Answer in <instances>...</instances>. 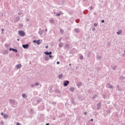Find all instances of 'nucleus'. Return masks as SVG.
<instances>
[{
  "label": "nucleus",
  "mask_w": 125,
  "mask_h": 125,
  "mask_svg": "<svg viewBox=\"0 0 125 125\" xmlns=\"http://www.w3.org/2000/svg\"><path fill=\"white\" fill-rule=\"evenodd\" d=\"M19 35L20 36V37H24L25 32L23 31H19Z\"/></svg>",
  "instance_id": "f257e3e1"
},
{
  "label": "nucleus",
  "mask_w": 125,
  "mask_h": 125,
  "mask_svg": "<svg viewBox=\"0 0 125 125\" xmlns=\"http://www.w3.org/2000/svg\"><path fill=\"white\" fill-rule=\"evenodd\" d=\"M23 48L24 49H27L29 48V44H23L22 45Z\"/></svg>",
  "instance_id": "f03ea898"
},
{
  "label": "nucleus",
  "mask_w": 125,
  "mask_h": 125,
  "mask_svg": "<svg viewBox=\"0 0 125 125\" xmlns=\"http://www.w3.org/2000/svg\"><path fill=\"white\" fill-rule=\"evenodd\" d=\"M10 104H11L12 107H14V104H15V101L14 100H10Z\"/></svg>",
  "instance_id": "7ed1b4c3"
},
{
  "label": "nucleus",
  "mask_w": 125,
  "mask_h": 125,
  "mask_svg": "<svg viewBox=\"0 0 125 125\" xmlns=\"http://www.w3.org/2000/svg\"><path fill=\"white\" fill-rule=\"evenodd\" d=\"M12 50L13 51H14V52H16V53L18 52V51L17 50V49H14V48H9V51H11Z\"/></svg>",
  "instance_id": "20e7f679"
},
{
  "label": "nucleus",
  "mask_w": 125,
  "mask_h": 125,
  "mask_svg": "<svg viewBox=\"0 0 125 125\" xmlns=\"http://www.w3.org/2000/svg\"><path fill=\"white\" fill-rule=\"evenodd\" d=\"M38 33L39 34L41 35V36H42V35L43 34V33H44V30H42L41 29H40Z\"/></svg>",
  "instance_id": "39448f33"
},
{
  "label": "nucleus",
  "mask_w": 125,
  "mask_h": 125,
  "mask_svg": "<svg viewBox=\"0 0 125 125\" xmlns=\"http://www.w3.org/2000/svg\"><path fill=\"white\" fill-rule=\"evenodd\" d=\"M98 110H100L101 109V102H99L97 104Z\"/></svg>",
  "instance_id": "423d86ee"
},
{
  "label": "nucleus",
  "mask_w": 125,
  "mask_h": 125,
  "mask_svg": "<svg viewBox=\"0 0 125 125\" xmlns=\"http://www.w3.org/2000/svg\"><path fill=\"white\" fill-rule=\"evenodd\" d=\"M70 82H69V81L67 80L65 81L64 83L63 84L64 85V86H67L68 85V84Z\"/></svg>",
  "instance_id": "0eeeda50"
},
{
  "label": "nucleus",
  "mask_w": 125,
  "mask_h": 125,
  "mask_svg": "<svg viewBox=\"0 0 125 125\" xmlns=\"http://www.w3.org/2000/svg\"><path fill=\"white\" fill-rule=\"evenodd\" d=\"M20 20V17H17L15 19V23H17V22H18Z\"/></svg>",
  "instance_id": "6e6552de"
},
{
  "label": "nucleus",
  "mask_w": 125,
  "mask_h": 125,
  "mask_svg": "<svg viewBox=\"0 0 125 125\" xmlns=\"http://www.w3.org/2000/svg\"><path fill=\"white\" fill-rule=\"evenodd\" d=\"M74 31L76 32V33H80V28H74Z\"/></svg>",
  "instance_id": "1a4fd4ad"
},
{
  "label": "nucleus",
  "mask_w": 125,
  "mask_h": 125,
  "mask_svg": "<svg viewBox=\"0 0 125 125\" xmlns=\"http://www.w3.org/2000/svg\"><path fill=\"white\" fill-rule=\"evenodd\" d=\"M44 60H45V61H49V57L48 56H45Z\"/></svg>",
  "instance_id": "9d476101"
},
{
  "label": "nucleus",
  "mask_w": 125,
  "mask_h": 125,
  "mask_svg": "<svg viewBox=\"0 0 125 125\" xmlns=\"http://www.w3.org/2000/svg\"><path fill=\"white\" fill-rule=\"evenodd\" d=\"M70 48V45L69 44H65L64 48V49H66V48Z\"/></svg>",
  "instance_id": "9b49d317"
},
{
  "label": "nucleus",
  "mask_w": 125,
  "mask_h": 125,
  "mask_svg": "<svg viewBox=\"0 0 125 125\" xmlns=\"http://www.w3.org/2000/svg\"><path fill=\"white\" fill-rule=\"evenodd\" d=\"M4 55H6V54H8V50H5L4 52L3 53Z\"/></svg>",
  "instance_id": "f8f14e48"
},
{
  "label": "nucleus",
  "mask_w": 125,
  "mask_h": 125,
  "mask_svg": "<svg viewBox=\"0 0 125 125\" xmlns=\"http://www.w3.org/2000/svg\"><path fill=\"white\" fill-rule=\"evenodd\" d=\"M39 85L40 86V87H42V85L40 83H39V82H36V83H35V86H39Z\"/></svg>",
  "instance_id": "ddd939ff"
},
{
  "label": "nucleus",
  "mask_w": 125,
  "mask_h": 125,
  "mask_svg": "<svg viewBox=\"0 0 125 125\" xmlns=\"http://www.w3.org/2000/svg\"><path fill=\"white\" fill-rule=\"evenodd\" d=\"M64 45V43H63V42H60V43H59V46L60 47H63V46Z\"/></svg>",
  "instance_id": "4468645a"
},
{
  "label": "nucleus",
  "mask_w": 125,
  "mask_h": 125,
  "mask_svg": "<svg viewBox=\"0 0 125 125\" xmlns=\"http://www.w3.org/2000/svg\"><path fill=\"white\" fill-rule=\"evenodd\" d=\"M16 67L17 68V69H20V68L22 67V65H21V64H19L17 65Z\"/></svg>",
  "instance_id": "2eb2a0df"
},
{
  "label": "nucleus",
  "mask_w": 125,
  "mask_h": 125,
  "mask_svg": "<svg viewBox=\"0 0 125 125\" xmlns=\"http://www.w3.org/2000/svg\"><path fill=\"white\" fill-rule=\"evenodd\" d=\"M37 103H41L42 102V99L41 98H39L37 100Z\"/></svg>",
  "instance_id": "dca6fc26"
},
{
  "label": "nucleus",
  "mask_w": 125,
  "mask_h": 125,
  "mask_svg": "<svg viewBox=\"0 0 125 125\" xmlns=\"http://www.w3.org/2000/svg\"><path fill=\"white\" fill-rule=\"evenodd\" d=\"M82 85H83V83H82V82H79L77 84V86H78V87H80V86H82Z\"/></svg>",
  "instance_id": "f3484780"
},
{
  "label": "nucleus",
  "mask_w": 125,
  "mask_h": 125,
  "mask_svg": "<svg viewBox=\"0 0 125 125\" xmlns=\"http://www.w3.org/2000/svg\"><path fill=\"white\" fill-rule=\"evenodd\" d=\"M18 14L19 15H20L21 17H23V16H24V14H23V13L22 12H19L18 13Z\"/></svg>",
  "instance_id": "a211bd4d"
},
{
  "label": "nucleus",
  "mask_w": 125,
  "mask_h": 125,
  "mask_svg": "<svg viewBox=\"0 0 125 125\" xmlns=\"http://www.w3.org/2000/svg\"><path fill=\"white\" fill-rule=\"evenodd\" d=\"M70 91H71L72 92H74L75 91V88L71 87L70 88Z\"/></svg>",
  "instance_id": "6ab92c4d"
},
{
  "label": "nucleus",
  "mask_w": 125,
  "mask_h": 125,
  "mask_svg": "<svg viewBox=\"0 0 125 125\" xmlns=\"http://www.w3.org/2000/svg\"><path fill=\"white\" fill-rule=\"evenodd\" d=\"M122 33H123V31H122V30H120L117 32V35H121Z\"/></svg>",
  "instance_id": "aec40b11"
},
{
  "label": "nucleus",
  "mask_w": 125,
  "mask_h": 125,
  "mask_svg": "<svg viewBox=\"0 0 125 125\" xmlns=\"http://www.w3.org/2000/svg\"><path fill=\"white\" fill-rule=\"evenodd\" d=\"M3 117L4 119H7V118L8 117V115L7 114H4Z\"/></svg>",
  "instance_id": "412c9836"
},
{
  "label": "nucleus",
  "mask_w": 125,
  "mask_h": 125,
  "mask_svg": "<svg viewBox=\"0 0 125 125\" xmlns=\"http://www.w3.org/2000/svg\"><path fill=\"white\" fill-rule=\"evenodd\" d=\"M22 97H23V98H27V96L25 93L22 94Z\"/></svg>",
  "instance_id": "4be33fe9"
},
{
  "label": "nucleus",
  "mask_w": 125,
  "mask_h": 125,
  "mask_svg": "<svg viewBox=\"0 0 125 125\" xmlns=\"http://www.w3.org/2000/svg\"><path fill=\"white\" fill-rule=\"evenodd\" d=\"M59 79H62V78H63V74H59Z\"/></svg>",
  "instance_id": "5701e85b"
},
{
  "label": "nucleus",
  "mask_w": 125,
  "mask_h": 125,
  "mask_svg": "<svg viewBox=\"0 0 125 125\" xmlns=\"http://www.w3.org/2000/svg\"><path fill=\"white\" fill-rule=\"evenodd\" d=\"M111 45H112V43H111V42H108L107 43V46H111Z\"/></svg>",
  "instance_id": "b1692460"
},
{
  "label": "nucleus",
  "mask_w": 125,
  "mask_h": 125,
  "mask_svg": "<svg viewBox=\"0 0 125 125\" xmlns=\"http://www.w3.org/2000/svg\"><path fill=\"white\" fill-rule=\"evenodd\" d=\"M44 54H45V55H49V52L46 51L44 52Z\"/></svg>",
  "instance_id": "393cba45"
},
{
  "label": "nucleus",
  "mask_w": 125,
  "mask_h": 125,
  "mask_svg": "<svg viewBox=\"0 0 125 125\" xmlns=\"http://www.w3.org/2000/svg\"><path fill=\"white\" fill-rule=\"evenodd\" d=\"M60 32L61 33V34H62V35H63V34L64 33V30H63V29H61Z\"/></svg>",
  "instance_id": "a878e982"
},
{
  "label": "nucleus",
  "mask_w": 125,
  "mask_h": 125,
  "mask_svg": "<svg viewBox=\"0 0 125 125\" xmlns=\"http://www.w3.org/2000/svg\"><path fill=\"white\" fill-rule=\"evenodd\" d=\"M97 59H101V56L99 55H97Z\"/></svg>",
  "instance_id": "bb28decb"
},
{
  "label": "nucleus",
  "mask_w": 125,
  "mask_h": 125,
  "mask_svg": "<svg viewBox=\"0 0 125 125\" xmlns=\"http://www.w3.org/2000/svg\"><path fill=\"white\" fill-rule=\"evenodd\" d=\"M110 84L109 83H107L106 85V87L109 88V87H110Z\"/></svg>",
  "instance_id": "cd10ccee"
},
{
  "label": "nucleus",
  "mask_w": 125,
  "mask_h": 125,
  "mask_svg": "<svg viewBox=\"0 0 125 125\" xmlns=\"http://www.w3.org/2000/svg\"><path fill=\"white\" fill-rule=\"evenodd\" d=\"M36 43H37V44H41V42H40V40H38L37 41Z\"/></svg>",
  "instance_id": "c85d7f7f"
},
{
  "label": "nucleus",
  "mask_w": 125,
  "mask_h": 125,
  "mask_svg": "<svg viewBox=\"0 0 125 125\" xmlns=\"http://www.w3.org/2000/svg\"><path fill=\"white\" fill-rule=\"evenodd\" d=\"M116 68H117V66L114 65L112 67V70H116Z\"/></svg>",
  "instance_id": "c756f323"
},
{
  "label": "nucleus",
  "mask_w": 125,
  "mask_h": 125,
  "mask_svg": "<svg viewBox=\"0 0 125 125\" xmlns=\"http://www.w3.org/2000/svg\"><path fill=\"white\" fill-rule=\"evenodd\" d=\"M61 12L59 13H57L56 14V16H60V15H61Z\"/></svg>",
  "instance_id": "7c9ffc66"
},
{
  "label": "nucleus",
  "mask_w": 125,
  "mask_h": 125,
  "mask_svg": "<svg viewBox=\"0 0 125 125\" xmlns=\"http://www.w3.org/2000/svg\"><path fill=\"white\" fill-rule=\"evenodd\" d=\"M53 22H54V20H50V23H52Z\"/></svg>",
  "instance_id": "2f4dec72"
},
{
  "label": "nucleus",
  "mask_w": 125,
  "mask_h": 125,
  "mask_svg": "<svg viewBox=\"0 0 125 125\" xmlns=\"http://www.w3.org/2000/svg\"><path fill=\"white\" fill-rule=\"evenodd\" d=\"M31 87L34 88V87H35V86H36V85L34 84H32L31 85Z\"/></svg>",
  "instance_id": "473e14b6"
},
{
  "label": "nucleus",
  "mask_w": 125,
  "mask_h": 125,
  "mask_svg": "<svg viewBox=\"0 0 125 125\" xmlns=\"http://www.w3.org/2000/svg\"><path fill=\"white\" fill-rule=\"evenodd\" d=\"M49 58H51V59H53V56L51 55H49L48 56Z\"/></svg>",
  "instance_id": "72a5a7b5"
},
{
  "label": "nucleus",
  "mask_w": 125,
  "mask_h": 125,
  "mask_svg": "<svg viewBox=\"0 0 125 125\" xmlns=\"http://www.w3.org/2000/svg\"><path fill=\"white\" fill-rule=\"evenodd\" d=\"M98 23H94V27H97Z\"/></svg>",
  "instance_id": "f704fd0d"
},
{
  "label": "nucleus",
  "mask_w": 125,
  "mask_h": 125,
  "mask_svg": "<svg viewBox=\"0 0 125 125\" xmlns=\"http://www.w3.org/2000/svg\"><path fill=\"white\" fill-rule=\"evenodd\" d=\"M80 59H81V60H83V56H81L80 57Z\"/></svg>",
  "instance_id": "c9c22d12"
},
{
  "label": "nucleus",
  "mask_w": 125,
  "mask_h": 125,
  "mask_svg": "<svg viewBox=\"0 0 125 125\" xmlns=\"http://www.w3.org/2000/svg\"><path fill=\"white\" fill-rule=\"evenodd\" d=\"M103 97L104 99H106V95H103Z\"/></svg>",
  "instance_id": "e433bc0d"
},
{
  "label": "nucleus",
  "mask_w": 125,
  "mask_h": 125,
  "mask_svg": "<svg viewBox=\"0 0 125 125\" xmlns=\"http://www.w3.org/2000/svg\"><path fill=\"white\" fill-rule=\"evenodd\" d=\"M76 23H79L80 22V20H77L75 21Z\"/></svg>",
  "instance_id": "4c0bfd02"
},
{
  "label": "nucleus",
  "mask_w": 125,
  "mask_h": 125,
  "mask_svg": "<svg viewBox=\"0 0 125 125\" xmlns=\"http://www.w3.org/2000/svg\"><path fill=\"white\" fill-rule=\"evenodd\" d=\"M109 88H113V85H112L110 84V85H109Z\"/></svg>",
  "instance_id": "58836bf2"
},
{
  "label": "nucleus",
  "mask_w": 125,
  "mask_h": 125,
  "mask_svg": "<svg viewBox=\"0 0 125 125\" xmlns=\"http://www.w3.org/2000/svg\"><path fill=\"white\" fill-rule=\"evenodd\" d=\"M52 54V52H49V55H51Z\"/></svg>",
  "instance_id": "ea45409f"
},
{
  "label": "nucleus",
  "mask_w": 125,
  "mask_h": 125,
  "mask_svg": "<svg viewBox=\"0 0 125 125\" xmlns=\"http://www.w3.org/2000/svg\"><path fill=\"white\" fill-rule=\"evenodd\" d=\"M117 89H118V90H121V89H120V87H119V86H117Z\"/></svg>",
  "instance_id": "a19ab883"
},
{
  "label": "nucleus",
  "mask_w": 125,
  "mask_h": 125,
  "mask_svg": "<svg viewBox=\"0 0 125 125\" xmlns=\"http://www.w3.org/2000/svg\"><path fill=\"white\" fill-rule=\"evenodd\" d=\"M17 125H21V124L18 122V123H17Z\"/></svg>",
  "instance_id": "79ce46f5"
},
{
  "label": "nucleus",
  "mask_w": 125,
  "mask_h": 125,
  "mask_svg": "<svg viewBox=\"0 0 125 125\" xmlns=\"http://www.w3.org/2000/svg\"><path fill=\"white\" fill-rule=\"evenodd\" d=\"M104 22H105L104 20H102V23H104Z\"/></svg>",
  "instance_id": "37998d69"
},
{
  "label": "nucleus",
  "mask_w": 125,
  "mask_h": 125,
  "mask_svg": "<svg viewBox=\"0 0 125 125\" xmlns=\"http://www.w3.org/2000/svg\"><path fill=\"white\" fill-rule=\"evenodd\" d=\"M84 115H86V114H87V112H86V111L84 112L83 113Z\"/></svg>",
  "instance_id": "c03bdc74"
},
{
  "label": "nucleus",
  "mask_w": 125,
  "mask_h": 125,
  "mask_svg": "<svg viewBox=\"0 0 125 125\" xmlns=\"http://www.w3.org/2000/svg\"><path fill=\"white\" fill-rule=\"evenodd\" d=\"M0 115H1V116H3V115H4V114H3V112H1V113H0Z\"/></svg>",
  "instance_id": "a18cd8bd"
},
{
  "label": "nucleus",
  "mask_w": 125,
  "mask_h": 125,
  "mask_svg": "<svg viewBox=\"0 0 125 125\" xmlns=\"http://www.w3.org/2000/svg\"><path fill=\"white\" fill-rule=\"evenodd\" d=\"M92 31L94 32V31H95V28H92Z\"/></svg>",
  "instance_id": "49530a36"
},
{
  "label": "nucleus",
  "mask_w": 125,
  "mask_h": 125,
  "mask_svg": "<svg viewBox=\"0 0 125 125\" xmlns=\"http://www.w3.org/2000/svg\"><path fill=\"white\" fill-rule=\"evenodd\" d=\"M57 64L58 65L59 64H60V62H57Z\"/></svg>",
  "instance_id": "de8ad7c7"
},
{
  "label": "nucleus",
  "mask_w": 125,
  "mask_h": 125,
  "mask_svg": "<svg viewBox=\"0 0 125 125\" xmlns=\"http://www.w3.org/2000/svg\"><path fill=\"white\" fill-rule=\"evenodd\" d=\"M33 42H36L37 43V40L33 41Z\"/></svg>",
  "instance_id": "09e8293b"
},
{
  "label": "nucleus",
  "mask_w": 125,
  "mask_h": 125,
  "mask_svg": "<svg viewBox=\"0 0 125 125\" xmlns=\"http://www.w3.org/2000/svg\"><path fill=\"white\" fill-rule=\"evenodd\" d=\"M53 105H56V103H53Z\"/></svg>",
  "instance_id": "8fccbe9b"
},
{
  "label": "nucleus",
  "mask_w": 125,
  "mask_h": 125,
  "mask_svg": "<svg viewBox=\"0 0 125 125\" xmlns=\"http://www.w3.org/2000/svg\"><path fill=\"white\" fill-rule=\"evenodd\" d=\"M93 8V7H92V6L90 7V9H92Z\"/></svg>",
  "instance_id": "3c124183"
},
{
  "label": "nucleus",
  "mask_w": 125,
  "mask_h": 125,
  "mask_svg": "<svg viewBox=\"0 0 125 125\" xmlns=\"http://www.w3.org/2000/svg\"><path fill=\"white\" fill-rule=\"evenodd\" d=\"M93 98H96V96H94Z\"/></svg>",
  "instance_id": "603ef678"
},
{
  "label": "nucleus",
  "mask_w": 125,
  "mask_h": 125,
  "mask_svg": "<svg viewBox=\"0 0 125 125\" xmlns=\"http://www.w3.org/2000/svg\"><path fill=\"white\" fill-rule=\"evenodd\" d=\"M59 42H61V39H60L59 40Z\"/></svg>",
  "instance_id": "864d4df0"
},
{
  "label": "nucleus",
  "mask_w": 125,
  "mask_h": 125,
  "mask_svg": "<svg viewBox=\"0 0 125 125\" xmlns=\"http://www.w3.org/2000/svg\"><path fill=\"white\" fill-rule=\"evenodd\" d=\"M45 32H47V29H45Z\"/></svg>",
  "instance_id": "5fc2aeb1"
},
{
  "label": "nucleus",
  "mask_w": 125,
  "mask_h": 125,
  "mask_svg": "<svg viewBox=\"0 0 125 125\" xmlns=\"http://www.w3.org/2000/svg\"><path fill=\"white\" fill-rule=\"evenodd\" d=\"M1 31H4V29L3 28H2V29H1Z\"/></svg>",
  "instance_id": "6e6d98bb"
},
{
  "label": "nucleus",
  "mask_w": 125,
  "mask_h": 125,
  "mask_svg": "<svg viewBox=\"0 0 125 125\" xmlns=\"http://www.w3.org/2000/svg\"><path fill=\"white\" fill-rule=\"evenodd\" d=\"M45 125H49V123H47Z\"/></svg>",
  "instance_id": "4d7b16f0"
},
{
  "label": "nucleus",
  "mask_w": 125,
  "mask_h": 125,
  "mask_svg": "<svg viewBox=\"0 0 125 125\" xmlns=\"http://www.w3.org/2000/svg\"><path fill=\"white\" fill-rule=\"evenodd\" d=\"M46 48H48V46H46Z\"/></svg>",
  "instance_id": "13d9d810"
},
{
  "label": "nucleus",
  "mask_w": 125,
  "mask_h": 125,
  "mask_svg": "<svg viewBox=\"0 0 125 125\" xmlns=\"http://www.w3.org/2000/svg\"><path fill=\"white\" fill-rule=\"evenodd\" d=\"M91 122H93V119H91Z\"/></svg>",
  "instance_id": "bf43d9fd"
},
{
  "label": "nucleus",
  "mask_w": 125,
  "mask_h": 125,
  "mask_svg": "<svg viewBox=\"0 0 125 125\" xmlns=\"http://www.w3.org/2000/svg\"><path fill=\"white\" fill-rule=\"evenodd\" d=\"M94 15H96V13H95V12L94 13Z\"/></svg>",
  "instance_id": "052dcab7"
},
{
  "label": "nucleus",
  "mask_w": 125,
  "mask_h": 125,
  "mask_svg": "<svg viewBox=\"0 0 125 125\" xmlns=\"http://www.w3.org/2000/svg\"><path fill=\"white\" fill-rule=\"evenodd\" d=\"M17 41H20L19 39H17Z\"/></svg>",
  "instance_id": "680f3d73"
},
{
  "label": "nucleus",
  "mask_w": 125,
  "mask_h": 125,
  "mask_svg": "<svg viewBox=\"0 0 125 125\" xmlns=\"http://www.w3.org/2000/svg\"><path fill=\"white\" fill-rule=\"evenodd\" d=\"M86 0H83V1H85Z\"/></svg>",
  "instance_id": "e2e57ef3"
},
{
  "label": "nucleus",
  "mask_w": 125,
  "mask_h": 125,
  "mask_svg": "<svg viewBox=\"0 0 125 125\" xmlns=\"http://www.w3.org/2000/svg\"><path fill=\"white\" fill-rule=\"evenodd\" d=\"M21 27H23V25L22 24H21Z\"/></svg>",
  "instance_id": "0e129e2a"
},
{
  "label": "nucleus",
  "mask_w": 125,
  "mask_h": 125,
  "mask_svg": "<svg viewBox=\"0 0 125 125\" xmlns=\"http://www.w3.org/2000/svg\"><path fill=\"white\" fill-rule=\"evenodd\" d=\"M71 63H70V64H69V66H71Z\"/></svg>",
  "instance_id": "69168bd1"
},
{
  "label": "nucleus",
  "mask_w": 125,
  "mask_h": 125,
  "mask_svg": "<svg viewBox=\"0 0 125 125\" xmlns=\"http://www.w3.org/2000/svg\"><path fill=\"white\" fill-rule=\"evenodd\" d=\"M83 13H84V14H85V13L84 12V11L83 12Z\"/></svg>",
  "instance_id": "338daca9"
},
{
  "label": "nucleus",
  "mask_w": 125,
  "mask_h": 125,
  "mask_svg": "<svg viewBox=\"0 0 125 125\" xmlns=\"http://www.w3.org/2000/svg\"><path fill=\"white\" fill-rule=\"evenodd\" d=\"M78 69V67H76V70Z\"/></svg>",
  "instance_id": "774afa93"
}]
</instances>
